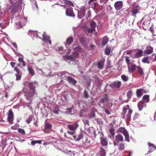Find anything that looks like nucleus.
<instances>
[{
    "instance_id": "obj_1",
    "label": "nucleus",
    "mask_w": 156,
    "mask_h": 156,
    "mask_svg": "<svg viewBox=\"0 0 156 156\" xmlns=\"http://www.w3.org/2000/svg\"><path fill=\"white\" fill-rule=\"evenodd\" d=\"M23 85L24 86H27L28 87V89L25 87L23 88L22 91L24 94V96L27 103L31 104L33 100L37 96L36 89L37 83L35 81L32 82L25 81L23 82Z\"/></svg>"
},
{
    "instance_id": "obj_2",
    "label": "nucleus",
    "mask_w": 156,
    "mask_h": 156,
    "mask_svg": "<svg viewBox=\"0 0 156 156\" xmlns=\"http://www.w3.org/2000/svg\"><path fill=\"white\" fill-rule=\"evenodd\" d=\"M128 110V112L126 115V119L127 120H130L131 118V115L132 113L133 110L130 108V106L127 105L126 106H124L122 109V115H124L127 112V110Z\"/></svg>"
},
{
    "instance_id": "obj_3",
    "label": "nucleus",
    "mask_w": 156,
    "mask_h": 156,
    "mask_svg": "<svg viewBox=\"0 0 156 156\" xmlns=\"http://www.w3.org/2000/svg\"><path fill=\"white\" fill-rule=\"evenodd\" d=\"M119 133L123 134L125 137L126 141L129 142V136L127 130L123 127H120L118 130Z\"/></svg>"
},
{
    "instance_id": "obj_4",
    "label": "nucleus",
    "mask_w": 156,
    "mask_h": 156,
    "mask_svg": "<svg viewBox=\"0 0 156 156\" xmlns=\"http://www.w3.org/2000/svg\"><path fill=\"white\" fill-rule=\"evenodd\" d=\"M7 120L10 124H13L14 115L13 112L11 109H10L7 112Z\"/></svg>"
},
{
    "instance_id": "obj_5",
    "label": "nucleus",
    "mask_w": 156,
    "mask_h": 156,
    "mask_svg": "<svg viewBox=\"0 0 156 156\" xmlns=\"http://www.w3.org/2000/svg\"><path fill=\"white\" fill-rule=\"evenodd\" d=\"M22 2L21 1H17L15 4H13L11 7V12L13 14H15L17 12L18 7L21 5Z\"/></svg>"
},
{
    "instance_id": "obj_6",
    "label": "nucleus",
    "mask_w": 156,
    "mask_h": 156,
    "mask_svg": "<svg viewBox=\"0 0 156 156\" xmlns=\"http://www.w3.org/2000/svg\"><path fill=\"white\" fill-rule=\"evenodd\" d=\"M109 100V98L108 96L105 94L100 99L98 103L99 105L101 107H103L104 106V104L107 103Z\"/></svg>"
},
{
    "instance_id": "obj_7",
    "label": "nucleus",
    "mask_w": 156,
    "mask_h": 156,
    "mask_svg": "<svg viewBox=\"0 0 156 156\" xmlns=\"http://www.w3.org/2000/svg\"><path fill=\"white\" fill-rule=\"evenodd\" d=\"M140 7L138 5L133 7L131 9L132 15L135 17L136 16V14L140 13Z\"/></svg>"
},
{
    "instance_id": "obj_8",
    "label": "nucleus",
    "mask_w": 156,
    "mask_h": 156,
    "mask_svg": "<svg viewBox=\"0 0 156 156\" xmlns=\"http://www.w3.org/2000/svg\"><path fill=\"white\" fill-rule=\"evenodd\" d=\"M123 141V137L122 135L120 134H118L115 136L114 140V144L122 142Z\"/></svg>"
},
{
    "instance_id": "obj_9",
    "label": "nucleus",
    "mask_w": 156,
    "mask_h": 156,
    "mask_svg": "<svg viewBox=\"0 0 156 156\" xmlns=\"http://www.w3.org/2000/svg\"><path fill=\"white\" fill-rule=\"evenodd\" d=\"M67 126L68 128L70 130L75 131L79 126V124L78 123H76L73 125H68Z\"/></svg>"
},
{
    "instance_id": "obj_10",
    "label": "nucleus",
    "mask_w": 156,
    "mask_h": 156,
    "mask_svg": "<svg viewBox=\"0 0 156 156\" xmlns=\"http://www.w3.org/2000/svg\"><path fill=\"white\" fill-rule=\"evenodd\" d=\"M147 90H145L143 88H140L137 90L136 92L137 97L138 98L141 97L142 96L143 93H147Z\"/></svg>"
},
{
    "instance_id": "obj_11",
    "label": "nucleus",
    "mask_w": 156,
    "mask_h": 156,
    "mask_svg": "<svg viewBox=\"0 0 156 156\" xmlns=\"http://www.w3.org/2000/svg\"><path fill=\"white\" fill-rule=\"evenodd\" d=\"M123 3L122 1H119L116 2L114 4V7L117 11L119 10L122 7Z\"/></svg>"
},
{
    "instance_id": "obj_12",
    "label": "nucleus",
    "mask_w": 156,
    "mask_h": 156,
    "mask_svg": "<svg viewBox=\"0 0 156 156\" xmlns=\"http://www.w3.org/2000/svg\"><path fill=\"white\" fill-rule=\"evenodd\" d=\"M102 82V80L100 79L97 76L95 77V83L97 86L98 87H101Z\"/></svg>"
},
{
    "instance_id": "obj_13",
    "label": "nucleus",
    "mask_w": 156,
    "mask_h": 156,
    "mask_svg": "<svg viewBox=\"0 0 156 156\" xmlns=\"http://www.w3.org/2000/svg\"><path fill=\"white\" fill-rule=\"evenodd\" d=\"M66 15L69 16L74 17L75 15L72 9L69 8L67 9L66 11Z\"/></svg>"
},
{
    "instance_id": "obj_14",
    "label": "nucleus",
    "mask_w": 156,
    "mask_h": 156,
    "mask_svg": "<svg viewBox=\"0 0 156 156\" xmlns=\"http://www.w3.org/2000/svg\"><path fill=\"white\" fill-rule=\"evenodd\" d=\"M62 58L65 61H66L67 60L73 61L74 59V57L72 55H64L62 56Z\"/></svg>"
},
{
    "instance_id": "obj_15",
    "label": "nucleus",
    "mask_w": 156,
    "mask_h": 156,
    "mask_svg": "<svg viewBox=\"0 0 156 156\" xmlns=\"http://www.w3.org/2000/svg\"><path fill=\"white\" fill-rule=\"evenodd\" d=\"M114 146H117L118 147L119 150L120 151L123 150L125 148V146L122 143H117L114 144Z\"/></svg>"
},
{
    "instance_id": "obj_16",
    "label": "nucleus",
    "mask_w": 156,
    "mask_h": 156,
    "mask_svg": "<svg viewBox=\"0 0 156 156\" xmlns=\"http://www.w3.org/2000/svg\"><path fill=\"white\" fill-rule=\"evenodd\" d=\"M96 112V109L94 108H92L91 111L90 113L89 116V119H91L95 117V112Z\"/></svg>"
},
{
    "instance_id": "obj_17",
    "label": "nucleus",
    "mask_w": 156,
    "mask_h": 156,
    "mask_svg": "<svg viewBox=\"0 0 156 156\" xmlns=\"http://www.w3.org/2000/svg\"><path fill=\"white\" fill-rule=\"evenodd\" d=\"M67 80L73 85H75L76 83V81L71 76H68L67 77Z\"/></svg>"
},
{
    "instance_id": "obj_18",
    "label": "nucleus",
    "mask_w": 156,
    "mask_h": 156,
    "mask_svg": "<svg viewBox=\"0 0 156 156\" xmlns=\"http://www.w3.org/2000/svg\"><path fill=\"white\" fill-rule=\"evenodd\" d=\"M148 144L149 146V148L150 149L148 152H149V153L152 152L156 149V147L153 144L149 142L148 143Z\"/></svg>"
},
{
    "instance_id": "obj_19",
    "label": "nucleus",
    "mask_w": 156,
    "mask_h": 156,
    "mask_svg": "<svg viewBox=\"0 0 156 156\" xmlns=\"http://www.w3.org/2000/svg\"><path fill=\"white\" fill-rule=\"evenodd\" d=\"M138 51L134 55L135 57L136 58H139L143 56V51L139 49H137Z\"/></svg>"
},
{
    "instance_id": "obj_20",
    "label": "nucleus",
    "mask_w": 156,
    "mask_h": 156,
    "mask_svg": "<svg viewBox=\"0 0 156 156\" xmlns=\"http://www.w3.org/2000/svg\"><path fill=\"white\" fill-rule=\"evenodd\" d=\"M121 85V83L120 81H116L112 83V85L117 88H119Z\"/></svg>"
},
{
    "instance_id": "obj_21",
    "label": "nucleus",
    "mask_w": 156,
    "mask_h": 156,
    "mask_svg": "<svg viewBox=\"0 0 156 156\" xmlns=\"http://www.w3.org/2000/svg\"><path fill=\"white\" fill-rule=\"evenodd\" d=\"M153 48L152 47H150L147 48L144 51V52L145 54L147 55H149L151 54L153 52Z\"/></svg>"
},
{
    "instance_id": "obj_22",
    "label": "nucleus",
    "mask_w": 156,
    "mask_h": 156,
    "mask_svg": "<svg viewBox=\"0 0 156 156\" xmlns=\"http://www.w3.org/2000/svg\"><path fill=\"white\" fill-rule=\"evenodd\" d=\"M100 139L101 140V144L103 146H105L107 145L108 142L106 139L104 137H103L102 136H101Z\"/></svg>"
},
{
    "instance_id": "obj_23",
    "label": "nucleus",
    "mask_w": 156,
    "mask_h": 156,
    "mask_svg": "<svg viewBox=\"0 0 156 156\" xmlns=\"http://www.w3.org/2000/svg\"><path fill=\"white\" fill-rule=\"evenodd\" d=\"M142 62L144 63L149 64L150 63V60L149 56H146L144 57L141 60Z\"/></svg>"
},
{
    "instance_id": "obj_24",
    "label": "nucleus",
    "mask_w": 156,
    "mask_h": 156,
    "mask_svg": "<svg viewBox=\"0 0 156 156\" xmlns=\"http://www.w3.org/2000/svg\"><path fill=\"white\" fill-rule=\"evenodd\" d=\"M100 156H105L106 152L105 150L102 147H100V150L98 152Z\"/></svg>"
},
{
    "instance_id": "obj_25",
    "label": "nucleus",
    "mask_w": 156,
    "mask_h": 156,
    "mask_svg": "<svg viewBox=\"0 0 156 156\" xmlns=\"http://www.w3.org/2000/svg\"><path fill=\"white\" fill-rule=\"evenodd\" d=\"M85 15V12L84 10H82L80 11L78 13V17L81 19Z\"/></svg>"
},
{
    "instance_id": "obj_26",
    "label": "nucleus",
    "mask_w": 156,
    "mask_h": 156,
    "mask_svg": "<svg viewBox=\"0 0 156 156\" xmlns=\"http://www.w3.org/2000/svg\"><path fill=\"white\" fill-rule=\"evenodd\" d=\"M144 106H146V104L143 101L140 102L138 104V106L139 109L140 110H141L143 108Z\"/></svg>"
},
{
    "instance_id": "obj_27",
    "label": "nucleus",
    "mask_w": 156,
    "mask_h": 156,
    "mask_svg": "<svg viewBox=\"0 0 156 156\" xmlns=\"http://www.w3.org/2000/svg\"><path fill=\"white\" fill-rule=\"evenodd\" d=\"M136 68L137 69L138 73L140 75H142L144 74V72L141 67L140 66H137Z\"/></svg>"
},
{
    "instance_id": "obj_28",
    "label": "nucleus",
    "mask_w": 156,
    "mask_h": 156,
    "mask_svg": "<svg viewBox=\"0 0 156 156\" xmlns=\"http://www.w3.org/2000/svg\"><path fill=\"white\" fill-rule=\"evenodd\" d=\"M142 99L146 103H148L150 101L149 96L148 95H145L143 96Z\"/></svg>"
},
{
    "instance_id": "obj_29",
    "label": "nucleus",
    "mask_w": 156,
    "mask_h": 156,
    "mask_svg": "<svg viewBox=\"0 0 156 156\" xmlns=\"http://www.w3.org/2000/svg\"><path fill=\"white\" fill-rule=\"evenodd\" d=\"M109 39L107 37H103L102 41V45L104 46L108 42Z\"/></svg>"
},
{
    "instance_id": "obj_30",
    "label": "nucleus",
    "mask_w": 156,
    "mask_h": 156,
    "mask_svg": "<svg viewBox=\"0 0 156 156\" xmlns=\"http://www.w3.org/2000/svg\"><path fill=\"white\" fill-rule=\"evenodd\" d=\"M18 60L20 63H22V66H23L25 67L26 66V62L24 61L23 57L19 58H18Z\"/></svg>"
},
{
    "instance_id": "obj_31",
    "label": "nucleus",
    "mask_w": 156,
    "mask_h": 156,
    "mask_svg": "<svg viewBox=\"0 0 156 156\" xmlns=\"http://www.w3.org/2000/svg\"><path fill=\"white\" fill-rule=\"evenodd\" d=\"M27 69L29 72V73L30 74V75L32 76H33L35 74V73L34 70L33 68L31 67H27Z\"/></svg>"
},
{
    "instance_id": "obj_32",
    "label": "nucleus",
    "mask_w": 156,
    "mask_h": 156,
    "mask_svg": "<svg viewBox=\"0 0 156 156\" xmlns=\"http://www.w3.org/2000/svg\"><path fill=\"white\" fill-rule=\"evenodd\" d=\"M136 66L135 65H133L130 68H129L128 66V70L129 72H133L134 71L136 68Z\"/></svg>"
},
{
    "instance_id": "obj_33",
    "label": "nucleus",
    "mask_w": 156,
    "mask_h": 156,
    "mask_svg": "<svg viewBox=\"0 0 156 156\" xmlns=\"http://www.w3.org/2000/svg\"><path fill=\"white\" fill-rule=\"evenodd\" d=\"M150 61L151 60L153 62L156 61V55L154 54H153L151 56H149Z\"/></svg>"
},
{
    "instance_id": "obj_34",
    "label": "nucleus",
    "mask_w": 156,
    "mask_h": 156,
    "mask_svg": "<svg viewBox=\"0 0 156 156\" xmlns=\"http://www.w3.org/2000/svg\"><path fill=\"white\" fill-rule=\"evenodd\" d=\"M52 126L49 122H46L45 123V129H50Z\"/></svg>"
},
{
    "instance_id": "obj_35",
    "label": "nucleus",
    "mask_w": 156,
    "mask_h": 156,
    "mask_svg": "<svg viewBox=\"0 0 156 156\" xmlns=\"http://www.w3.org/2000/svg\"><path fill=\"white\" fill-rule=\"evenodd\" d=\"M83 97L84 98H87L89 97L88 91L86 90H84V91Z\"/></svg>"
},
{
    "instance_id": "obj_36",
    "label": "nucleus",
    "mask_w": 156,
    "mask_h": 156,
    "mask_svg": "<svg viewBox=\"0 0 156 156\" xmlns=\"http://www.w3.org/2000/svg\"><path fill=\"white\" fill-rule=\"evenodd\" d=\"M97 66L98 68L102 69L104 66V62L102 61H100L97 64Z\"/></svg>"
},
{
    "instance_id": "obj_37",
    "label": "nucleus",
    "mask_w": 156,
    "mask_h": 156,
    "mask_svg": "<svg viewBox=\"0 0 156 156\" xmlns=\"http://www.w3.org/2000/svg\"><path fill=\"white\" fill-rule=\"evenodd\" d=\"M133 95V93H132V91L131 90H129L126 94L127 96V98L129 99H130L131 98V97Z\"/></svg>"
},
{
    "instance_id": "obj_38",
    "label": "nucleus",
    "mask_w": 156,
    "mask_h": 156,
    "mask_svg": "<svg viewBox=\"0 0 156 156\" xmlns=\"http://www.w3.org/2000/svg\"><path fill=\"white\" fill-rule=\"evenodd\" d=\"M18 132L19 133L21 134L22 135H24L26 134L24 130L21 128L18 129Z\"/></svg>"
},
{
    "instance_id": "obj_39",
    "label": "nucleus",
    "mask_w": 156,
    "mask_h": 156,
    "mask_svg": "<svg viewBox=\"0 0 156 156\" xmlns=\"http://www.w3.org/2000/svg\"><path fill=\"white\" fill-rule=\"evenodd\" d=\"M20 126V125L19 124L16 123L14 125L12 126L11 128L12 130H15L17 129L18 128H19Z\"/></svg>"
},
{
    "instance_id": "obj_40",
    "label": "nucleus",
    "mask_w": 156,
    "mask_h": 156,
    "mask_svg": "<svg viewBox=\"0 0 156 156\" xmlns=\"http://www.w3.org/2000/svg\"><path fill=\"white\" fill-rule=\"evenodd\" d=\"M66 43L69 44H70L73 42V38L72 37H69L66 40Z\"/></svg>"
},
{
    "instance_id": "obj_41",
    "label": "nucleus",
    "mask_w": 156,
    "mask_h": 156,
    "mask_svg": "<svg viewBox=\"0 0 156 156\" xmlns=\"http://www.w3.org/2000/svg\"><path fill=\"white\" fill-rule=\"evenodd\" d=\"M121 77L122 79L124 82H126L128 81L129 79V78L126 75H122L121 76Z\"/></svg>"
},
{
    "instance_id": "obj_42",
    "label": "nucleus",
    "mask_w": 156,
    "mask_h": 156,
    "mask_svg": "<svg viewBox=\"0 0 156 156\" xmlns=\"http://www.w3.org/2000/svg\"><path fill=\"white\" fill-rule=\"evenodd\" d=\"M96 24V23L94 21H92L90 23V28L95 30V28Z\"/></svg>"
},
{
    "instance_id": "obj_43",
    "label": "nucleus",
    "mask_w": 156,
    "mask_h": 156,
    "mask_svg": "<svg viewBox=\"0 0 156 156\" xmlns=\"http://www.w3.org/2000/svg\"><path fill=\"white\" fill-rule=\"evenodd\" d=\"M33 117V116L32 115H29L28 119L26 120V122H27L28 124H29L32 120V119Z\"/></svg>"
},
{
    "instance_id": "obj_44",
    "label": "nucleus",
    "mask_w": 156,
    "mask_h": 156,
    "mask_svg": "<svg viewBox=\"0 0 156 156\" xmlns=\"http://www.w3.org/2000/svg\"><path fill=\"white\" fill-rule=\"evenodd\" d=\"M83 137V134L82 133H80L78 135V137L76 139V141H79L81 139H82Z\"/></svg>"
},
{
    "instance_id": "obj_45",
    "label": "nucleus",
    "mask_w": 156,
    "mask_h": 156,
    "mask_svg": "<svg viewBox=\"0 0 156 156\" xmlns=\"http://www.w3.org/2000/svg\"><path fill=\"white\" fill-rule=\"evenodd\" d=\"M134 120H136V121H139V114L137 113L135 114L133 117Z\"/></svg>"
},
{
    "instance_id": "obj_46",
    "label": "nucleus",
    "mask_w": 156,
    "mask_h": 156,
    "mask_svg": "<svg viewBox=\"0 0 156 156\" xmlns=\"http://www.w3.org/2000/svg\"><path fill=\"white\" fill-rule=\"evenodd\" d=\"M15 76H16V80H20L22 76V75L20 73H16L15 74Z\"/></svg>"
},
{
    "instance_id": "obj_47",
    "label": "nucleus",
    "mask_w": 156,
    "mask_h": 156,
    "mask_svg": "<svg viewBox=\"0 0 156 156\" xmlns=\"http://www.w3.org/2000/svg\"><path fill=\"white\" fill-rule=\"evenodd\" d=\"M42 35L43 36L42 41H48V40L49 38H50L49 37L47 36H44L43 34H42Z\"/></svg>"
},
{
    "instance_id": "obj_48",
    "label": "nucleus",
    "mask_w": 156,
    "mask_h": 156,
    "mask_svg": "<svg viewBox=\"0 0 156 156\" xmlns=\"http://www.w3.org/2000/svg\"><path fill=\"white\" fill-rule=\"evenodd\" d=\"M111 52V49L109 47L106 48L105 51V54L107 55H109L110 54Z\"/></svg>"
},
{
    "instance_id": "obj_49",
    "label": "nucleus",
    "mask_w": 156,
    "mask_h": 156,
    "mask_svg": "<svg viewBox=\"0 0 156 156\" xmlns=\"http://www.w3.org/2000/svg\"><path fill=\"white\" fill-rule=\"evenodd\" d=\"M37 143H38V144H41V141L40 140H33L31 142V144L32 145H35V144H36Z\"/></svg>"
},
{
    "instance_id": "obj_50",
    "label": "nucleus",
    "mask_w": 156,
    "mask_h": 156,
    "mask_svg": "<svg viewBox=\"0 0 156 156\" xmlns=\"http://www.w3.org/2000/svg\"><path fill=\"white\" fill-rule=\"evenodd\" d=\"M109 131L111 134L112 136H114L115 134V129L113 128H110Z\"/></svg>"
},
{
    "instance_id": "obj_51",
    "label": "nucleus",
    "mask_w": 156,
    "mask_h": 156,
    "mask_svg": "<svg viewBox=\"0 0 156 156\" xmlns=\"http://www.w3.org/2000/svg\"><path fill=\"white\" fill-rule=\"evenodd\" d=\"M95 30L90 28H88L87 30H86V33H92L94 31H95Z\"/></svg>"
},
{
    "instance_id": "obj_52",
    "label": "nucleus",
    "mask_w": 156,
    "mask_h": 156,
    "mask_svg": "<svg viewBox=\"0 0 156 156\" xmlns=\"http://www.w3.org/2000/svg\"><path fill=\"white\" fill-rule=\"evenodd\" d=\"M80 41L82 44H83L85 43V39L83 37H81L80 38Z\"/></svg>"
},
{
    "instance_id": "obj_53",
    "label": "nucleus",
    "mask_w": 156,
    "mask_h": 156,
    "mask_svg": "<svg viewBox=\"0 0 156 156\" xmlns=\"http://www.w3.org/2000/svg\"><path fill=\"white\" fill-rule=\"evenodd\" d=\"M59 110V108H55V109H54L53 112L55 114H58V111Z\"/></svg>"
},
{
    "instance_id": "obj_54",
    "label": "nucleus",
    "mask_w": 156,
    "mask_h": 156,
    "mask_svg": "<svg viewBox=\"0 0 156 156\" xmlns=\"http://www.w3.org/2000/svg\"><path fill=\"white\" fill-rule=\"evenodd\" d=\"M94 120L96 121L97 124H100L102 123V122H101V119L96 118Z\"/></svg>"
},
{
    "instance_id": "obj_55",
    "label": "nucleus",
    "mask_w": 156,
    "mask_h": 156,
    "mask_svg": "<svg viewBox=\"0 0 156 156\" xmlns=\"http://www.w3.org/2000/svg\"><path fill=\"white\" fill-rule=\"evenodd\" d=\"M74 50L78 52H80L81 50V48L80 46H78L75 47L74 48Z\"/></svg>"
},
{
    "instance_id": "obj_56",
    "label": "nucleus",
    "mask_w": 156,
    "mask_h": 156,
    "mask_svg": "<svg viewBox=\"0 0 156 156\" xmlns=\"http://www.w3.org/2000/svg\"><path fill=\"white\" fill-rule=\"evenodd\" d=\"M63 48L62 47H57L55 48L56 51H62L63 50Z\"/></svg>"
},
{
    "instance_id": "obj_57",
    "label": "nucleus",
    "mask_w": 156,
    "mask_h": 156,
    "mask_svg": "<svg viewBox=\"0 0 156 156\" xmlns=\"http://www.w3.org/2000/svg\"><path fill=\"white\" fill-rule=\"evenodd\" d=\"M125 61H126V63H127L128 66H129V64L130 63V60L129 59V57H126L125 59Z\"/></svg>"
},
{
    "instance_id": "obj_58",
    "label": "nucleus",
    "mask_w": 156,
    "mask_h": 156,
    "mask_svg": "<svg viewBox=\"0 0 156 156\" xmlns=\"http://www.w3.org/2000/svg\"><path fill=\"white\" fill-rule=\"evenodd\" d=\"M93 129L92 128L89 127L87 129V131L89 133L91 134L93 132Z\"/></svg>"
},
{
    "instance_id": "obj_59",
    "label": "nucleus",
    "mask_w": 156,
    "mask_h": 156,
    "mask_svg": "<svg viewBox=\"0 0 156 156\" xmlns=\"http://www.w3.org/2000/svg\"><path fill=\"white\" fill-rule=\"evenodd\" d=\"M108 1V0H100V3H102L103 5L105 4Z\"/></svg>"
},
{
    "instance_id": "obj_60",
    "label": "nucleus",
    "mask_w": 156,
    "mask_h": 156,
    "mask_svg": "<svg viewBox=\"0 0 156 156\" xmlns=\"http://www.w3.org/2000/svg\"><path fill=\"white\" fill-rule=\"evenodd\" d=\"M67 133L69 134L72 135L75 133L76 132L73 131H67Z\"/></svg>"
},
{
    "instance_id": "obj_61",
    "label": "nucleus",
    "mask_w": 156,
    "mask_h": 156,
    "mask_svg": "<svg viewBox=\"0 0 156 156\" xmlns=\"http://www.w3.org/2000/svg\"><path fill=\"white\" fill-rule=\"evenodd\" d=\"M79 55V54L78 53L76 52H75L73 53V55H73V57H74H74H77Z\"/></svg>"
},
{
    "instance_id": "obj_62",
    "label": "nucleus",
    "mask_w": 156,
    "mask_h": 156,
    "mask_svg": "<svg viewBox=\"0 0 156 156\" xmlns=\"http://www.w3.org/2000/svg\"><path fill=\"white\" fill-rule=\"evenodd\" d=\"M83 122L85 124H87L88 126H89V121L87 119L84 120Z\"/></svg>"
},
{
    "instance_id": "obj_63",
    "label": "nucleus",
    "mask_w": 156,
    "mask_h": 156,
    "mask_svg": "<svg viewBox=\"0 0 156 156\" xmlns=\"http://www.w3.org/2000/svg\"><path fill=\"white\" fill-rule=\"evenodd\" d=\"M86 144H90V140L88 138H86L85 142Z\"/></svg>"
},
{
    "instance_id": "obj_64",
    "label": "nucleus",
    "mask_w": 156,
    "mask_h": 156,
    "mask_svg": "<svg viewBox=\"0 0 156 156\" xmlns=\"http://www.w3.org/2000/svg\"><path fill=\"white\" fill-rule=\"evenodd\" d=\"M14 70L16 72V73H20L19 69L17 67H15L14 68Z\"/></svg>"
}]
</instances>
